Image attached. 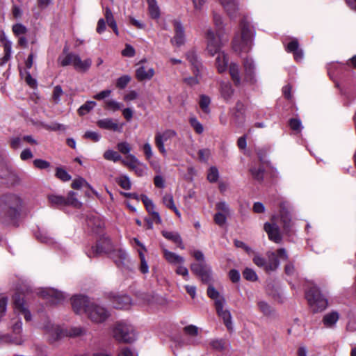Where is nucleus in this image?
Returning a JSON list of instances; mask_svg holds the SVG:
<instances>
[{
	"mask_svg": "<svg viewBox=\"0 0 356 356\" xmlns=\"http://www.w3.org/2000/svg\"><path fill=\"white\" fill-rule=\"evenodd\" d=\"M220 92L225 100H229L234 93V90L230 83L222 81L220 84Z\"/></svg>",
	"mask_w": 356,
	"mask_h": 356,
	"instance_id": "c756f323",
	"label": "nucleus"
},
{
	"mask_svg": "<svg viewBox=\"0 0 356 356\" xmlns=\"http://www.w3.org/2000/svg\"><path fill=\"white\" fill-rule=\"evenodd\" d=\"M199 160L202 162H207L211 155V152L209 149H202L198 151Z\"/></svg>",
	"mask_w": 356,
	"mask_h": 356,
	"instance_id": "69168bd1",
	"label": "nucleus"
},
{
	"mask_svg": "<svg viewBox=\"0 0 356 356\" xmlns=\"http://www.w3.org/2000/svg\"><path fill=\"white\" fill-rule=\"evenodd\" d=\"M131 78L128 75L120 76L117 79L116 87L120 89L124 88L129 83Z\"/></svg>",
	"mask_w": 356,
	"mask_h": 356,
	"instance_id": "bf43d9fd",
	"label": "nucleus"
},
{
	"mask_svg": "<svg viewBox=\"0 0 356 356\" xmlns=\"http://www.w3.org/2000/svg\"><path fill=\"white\" fill-rule=\"evenodd\" d=\"M114 247L108 238H101L95 247L92 248L91 252H89L88 257H95L102 253L110 254Z\"/></svg>",
	"mask_w": 356,
	"mask_h": 356,
	"instance_id": "9d476101",
	"label": "nucleus"
},
{
	"mask_svg": "<svg viewBox=\"0 0 356 356\" xmlns=\"http://www.w3.org/2000/svg\"><path fill=\"white\" fill-rule=\"evenodd\" d=\"M109 255L118 266L123 265L124 261L127 258L126 252L119 248H113Z\"/></svg>",
	"mask_w": 356,
	"mask_h": 356,
	"instance_id": "a878e982",
	"label": "nucleus"
},
{
	"mask_svg": "<svg viewBox=\"0 0 356 356\" xmlns=\"http://www.w3.org/2000/svg\"><path fill=\"white\" fill-rule=\"evenodd\" d=\"M186 59L191 63L192 70H196L199 73L200 71H204V68L202 65L199 57L196 54L195 51L191 50L186 54Z\"/></svg>",
	"mask_w": 356,
	"mask_h": 356,
	"instance_id": "aec40b11",
	"label": "nucleus"
},
{
	"mask_svg": "<svg viewBox=\"0 0 356 356\" xmlns=\"http://www.w3.org/2000/svg\"><path fill=\"white\" fill-rule=\"evenodd\" d=\"M97 126L104 129L111 130L114 131H122V125H119L111 118H104L97 122Z\"/></svg>",
	"mask_w": 356,
	"mask_h": 356,
	"instance_id": "6ab92c4d",
	"label": "nucleus"
},
{
	"mask_svg": "<svg viewBox=\"0 0 356 356\" xmlns=\"http://www.w3.org/2000/svg\"><path fill=\"white\" fill-rule=\"evenodd\" d=\"M149 14L152 19H159L160 9L156 0H147Z\"/></svg>",
	"mask_w": 356,
	"mask_h": 356,
	"instance_id": "72a5a7b5",
	"label": "nucleus"
},
{
	"mask_svg": "<svg viewBox=\"0 0 356 356\" xmlns=\"http://www.w3.org/2000/svg\"><path fill=\"white\" fill-rule=\"evenodd\" d=\"M40 295L47 300H49L52 304H57L64 299V295L61 291H59L53 288H47L41 291Z\"/></svg>",
	"mask_w": 356,
	"mask_h": 356,
	"instance_id": "2eb2a0df",
	"label": "nucleus"
},
{
	"mask_svg": "<svg viewBox=\"0 0 356 356\" xmlns=\"http://www.w3.org/2000/svg\"><path fill=\"white\" fill-rule=\"evenodd\" d=\"M58 61L63 67L72 65L76 70L81 72L87 71L92 64L90 58L82 60L79 55L72 53H69L65 56H60Z\"/></svg>",
	"mask_w": 356,
	"mask_h": 356,
	"instance_id": "39448f33",
	"label": "nucleus"
},
{
	"mask_svg": "<svg viewBox=\"0 0 356 356\" xmlns=\"http://www.w3.org/2000/svg\"><path fill=\"white\" fill-rule=\"evenodd\" d=\"M213 22L216 29V32L218 33L223 34V21L222 17L216 13L213 14Z\"/></svg>",
	"mask_w": 356,
	"mask_h": 356,
	"instance_id": "49530a36",
	"label": "nucleus"
},
{
	"mask_svg": "<svg viewBox=\"0 0 356 356\" xmlns=\"http://www.w3.org/2000/svg\"><path fill=\"white\" fill-rule=\"evenodd\" d=\"M339 315L337 312H332L325 314L323 318V323L326 327H333L338 321Z\"/></svg>",
	"mask_w": 356,
	"mask_h": 356,
	"instance_id": "c85d7f7f",
	"label": "nucleus"
},
{
	"mask_svg": "<svg viewBox=\"0 0 356 356\" xmlns=\"http://www.w3.org/2000/svg\"><path fill=\"white\" fill-rule=\"evenodd\" d=\"M190 123L197 134H200L203 132V126L196 118H191Z\"/></svg>",
	"mask_w": 356,
	"mask_h": 356,
	"instance_id": "e2e57ef3",
	"label": "nucleus"
},
{
	"mask_svg": "<svg viewBox=\"0 0 356 356\" xmlns=\"http://www.w3.org/2000/svg\"><path fill=\"white\" fill-rule=\"evenodd\" d=\"M85 314L92 322L95 323H102L109 316L108 312L104 307L93 302L86 309Z\"/></svg>",
	"mask_w": 356,
	"mask_h": 356,
	"instance_id": "0eeeda50",
	"label": "nucleus"
},
{
	"mask_svg": "<svg viewBox=\"0 0 356 356\" xmlns=\"http://www.w3.org/2000/svg\"><path fill=\"white\" fill-rule=\"evenodd\" d=\"M280 215L283 224V229L288 231L291 225V215L289 211V204L287 202H282L280 204Z\"/></svg>",
	"mask_w": 356,
	"mask_h": 356,
	"instance_id": "4468645a",
	"label": "nucleus"
},
{
	"mask_svg": "<svg viewBox=\"0 0 356 356\" xmlns=\"http://www.w3.org/2000/svg\"><path fill=\"white\" fill-rule=\"evenodd\" d=\"M210 103H211V99L208 96L204 95H202L200 96V102H199L200 107L205 113H209L210 111L209 107Z\"/></svg>",
	"mask_w": 356,
	"mask_h": 356,
	"instance_id": "a18cd8bd",
	"label": "nucleus"
},
{
	"mask_svg": "<svg viewBox=\"0 0 356 356\" xmlns=\"http://www.w3.org/2000/svg\"><path fill=\"white\" fill-rule=\"evenodd\" d=\"M225 300L221 299L216 301V309L218 315L223 320L224 324L229 331H232V322L230 312L224 309Z\"/></svg>",
	"mask_w": 356,
	"mask_h": 356,
	"instance_id": "9b49d317",
	"label": "nucleus"
},
{
	"mask_svg": "<svg viewBox=\"0 0 356 356\" xmlns=\"http://www.w3.org/2000/svg\"><path fill=\"white\" fill-rule=\"evenodd\" d=\"M14 304L15 308L19 312L24 316L26 321H29L31 318V313L25 307L24 301L23 298H20L19 296H15L14 298Z\"/></svg>",
	"mask_w": 356,
	"mask_h": 356,
	"instance_id": "5701e85b",
	"label": "nucleus"
},
{
	"mask_svg": "<svg viewBox=\"0 0 356 356\" xmlns=\"http://www.w3.org/2000/svg\"><path fill=\"white\" fill-rule=\"evenodd\" d=\"M258 307L261 312L265 316H270L273 313V309L267 302L259 301L257 303Z\"/></svg>",
	"mask_w": 356,
	"mask_h": 356,
	"instance_id": "c03bdc74",
	"label": "nucleus"
},
{
	"mask_svg": "<svg viewBox=\"0 0 356 356\" xmlns=\"http://www.w3.org/2000/svg\"><path fill=\"white\" fill-rule=\"evenodd\" d=\"M82 186L90 188L88 183L81 177L74 179L72 183V188L74 189H79Z\"/></svg>",
	"mask_w": 356,
	"mask_h": 356,
	"instance_id": "052dcab7",
	"label": "nucleus"
},
{
	"mask_svg": "<svg viewBox=\"0 0 356 356\" xmlns=\"http://www.w3.org/2000/svg\"><path fill=\"white\" fill-rule=\"evenodd\" d=\"M44 128L47 130L49 131H65L66 129V127L65 125L62 124H59L57 122H54L50 124H47L44 126Z\"/></svg>",
	"mask_w": 356,
	"mask_h": 356,
	"instance_id": "338daca9",
	"label": "nucleus"
},
{
	"mask_svg": "<svg viewBox=\"0 0 356 356\" xmlns=\"http://www.w3.org/2000/svg\"><path fill=\"white\" fill-rule=\"evenodd\" d=\"M139 257L140 259V270L142 273L146 274L149 271V266L145 260V255L142 251H138Z\"/></svg>",
	"mask_w": 356,
	"mask_h": 356,
	"instance_id": "864d4df0",
	"label": "nucleus"
},
{
	"mask_svg": "<svg viewBox=\"0 0 356 356\" xmlns=\"http://www.w3.org/2000/svg\"><path fill=\"white\" fill-rule=\"evenodd\" d=\"M286 50L289 52L293 53L294 58L296 60H300L303 58L302 51L299 49V44L297 40L290 42L287 45Z\"/></svg>",
	"mask_w": 356,
	"mask_h": 356,
	"instance_id": "cd10ccee",
	"label": "nucleus"
},
{
	"mask_svg": "<svg viewBox=\"0 0 356 356\" xmlns=\"http://www.w3.org/2000/svg\"><path fill=\"white\" fill-rule=\"evenodd\" d=\"M306 298L314 313L323 311L327 306V300L314 284H312L307 291Z\"/></svg>",
	"mask_w": 356,
	"mask_h": 356,
	"instance_id": "7ed1b4c3",
	"label": "nucleus"
},
{
	"mask_svg": "<svg viewBox=\"0 0 356 356\" xmlns=\"http://www.w3.org/2000/svg\"><path fill=\"white\" fill-rule=\"evenodd\" d=\"M192 71L194 74L193 76H188L184 79V82L190 86L198 84L204 73V71H200L199 73L196 70Z\"/></svg>",
	"mask_w": 356,
	"mask_h": 356,
	"instance_id": "c9c22d12",
	"label": "nucleus"
},
{
	"mask_svg": "<svg viewBox=\"0 0 356 356\" xmlns=\"http://www.w3.org/2000/svg\"><path fill=\"white\" fill-rule=\"evenodd\" d=\"M104 158L108 161H112L117 162L119 161H122V156L117 152L111 149L106 150L104 153Z\"/></svg>",
	"mask_w": 356,
	"mask_h": 356,
	"instance_id": "79ce46f5",
	"label": "nucleus"
},
{
	"mask_svg": "<svg viewBox=\"0 0 356 356\" xmlns=\"http://www.w3.org/2000/svg\"><path fill=\"white\" fill-rule=\"evenodd\" d=\"M96 105L95 102L88 101L83 104L78 110V113L80 115H84L89 113L93 107Z\"/></svg>",
	"mask_w": 356,
	"mask_h": 356,
	"instance_id": "37998d69",
	"label": "nucleus"
},
{
	"mask_svg": "<svg viewBox=\"0 0 356 356\" xmlns=\"http://www.w3.org/2000/svg\"><path fill=\"white\" fill-rule=\"evenodd\" d=\"M116 182L120 186L121 188L125 190L131 188V181L127 176L123 175L116 179Z\"/></svg>",
	"mask_w": 356,
	"mask_h": 356,
	"instance_id": "3c124183",
	"label": "nucleus"
},
{
	"mask_svg": "<svg viewBox=\"0 0 356 356\" xmlns=\"http://www.w3.org/2000/svg\"><path fill=\"white\" fill-rule=\"evenodd\" d=\"M122 163L132 170L137 164H139V161L134 155L128 154L125 159L122 160Z\"/></svg>",
	"mask_w": 356,
	"mask_h": 356,
	"instance_id": "ea45409f",
	"label": "nucleus"
},
{
	"mask_svg": "<svg viewBox=\"0 0 356 356\" xmlns=\"http://www.w3.org/2000/svg\"><path fill=\"white\" fill-rule=\"evenodd\" d=\"M176 136L177 133L172 129H166L163 132L156 133L154 137L155 145L162 155L166 156L167 154L165 143L170 141Z\"/></svg>",
	"mask_w": 356,
	"mask_h": 356,
	"instance_id": "1a4fd4ad",
	"label": "nucleus"
},
{
	"mask_svg": "<svg viewBox=\"0 0 356 356\" xmlns=\"http://www.w3.org/2000/svg\"><path fill=\"white\" fill-rule=\"evenodd\" d=\"M198 277H200L202 282L208 284L211 280V270L210 268H207L202 273H201Z\"/></svg>",
	"mask_w": 356,
	"mask_h": 356,
	"instance_id": "680f3d73",
	"label": "nucleus"
},
{
	"mask_svg": "<svg viewBox=\"0 0 356 356\" xmlns=\"http://www.w3.org/2000/svg\"><path fill=\"white\" fill-rule=\"evenodd\" d=\"M271 220L272 222H266L264 224V230L268 234V238L270 241L276 243H280L282 240V236L281 235L280 228L275 222V217H273Z\"/></svg>",
	"mask_w": 356,
	"mask_h": 356,
	"instance_id": "f8f14e48",
	"label": "nucleus"
},
{
	"mask_svg": "<svg viewBox=\"0 0 356 356\" xmlns=\"http://www.w3.org/2000/svg\"><path fill=\"white\" fill-rule=\"evenodd\" d=\"M56 176L63 181H67L71 179V176L63 168H57Z\"/></svg>",
	"mask_w": 356,
	"mask_h": 356,
	"instance_id": "6e6d98bb",
	"label": "nucleus"
},
{
	"mask_svg": "<svg viewBox=\"0 0 356 356\" xmlns=\"http://www.w3.org/2000/svg\"><path fill=\"white\" fill-rule=\"evenodd\" d=\"M243 277L249 281H256L257 280V275L256 273L251 268H246L243 272Z\"/></svg>",
	"mask_w": 356,
	"mask_h": 356,
	"instance_id": "5fc2aeb1",
	"label": "nucleus"
},
{
	"mask_svg": "<svg viewBox=\"0 0 356 356\" xmlns=\"http://www.w3.org/2000/svg\"><path fill=\"white\" fill-rule=\"evenodd\" d=\"M49 202L53 206L60 207L65 206L66 203H74L71 200H65V197L60 195H51L48 197Z\"/></svg>",
	"mask_w": 356,
	"mask_h": 356,
	"instance_id": "e433bc0d",
	"label": "nucleus"
},
{
	"mask_svg": "<svg viewBox=\"0 0 356 356\" xmlns=\"http://www.w3.org/2000/svg\"><path fill=\"white\" fill-rule=\"evenodd\" d=\"M229 74L236 86L241 84V78L239 76V68L238 65L232 63L229 65Z\"/></svg>",
	"mask_w": 356,
	"mask_h": 356,
	"instance_id": "58836bf2",
	"label": "nucleus"
},
{
	"mask_svg": "<svg viewBox=\"0 0 356 356\" xmlns=\"http://www.w3.org/2000/svg\"><path fill=\"white\" fill-rule=\"evenodd\" d=\"M266 256L268 257V261H266V272L275 270L280 265V261L275 252H268Z\"/></svg>",
	"mask_w": 356,
	"mask_h": 356,
	"instance_id": "393cba45",
	"label": "nucleus"
},
{
	"mask_svg": "<svg viewBox=\"0 0 356 356\" xmlns=\"http://www.w3.org/2000/svg\"><path fill=\"white\" fill-rule=\"evenodd\" d=\"M230 19L236 18L238 10L237 0H218Z\"/></svg>",
	"mask_w": 356,
	"mask_h": 356,
	"instance_id": "dca6fc26",
	"label": "nucleus"
},
{
	"mask_svg": "<svg viewBox=\"0 0 356 356\" xmlns=\"http://www.w3.org/2000/svg\"><path fill=\"white\" fill-rule=\"evenodd\" d=\"M12 31L15 36L19 37L27 33V28L21 23H17L12 27Z\"/></svg>",
	"mask_w": 356,
	"mask_h": 356,
	"instance_id": "8fccbe9b",
	"label": "nucleus"
},
{
	"mask_svg": "<svg viewBox=\"0 0 356 356\" xmlns=\"http://www.w3.org/2000/svg\"><path fill=\"white\" fill-rule=\"evenodd\" d=\"M161 233L163 237H165L166 239L172 241L181 249H184V246L182 243V239L177 232L162 231Z\"/></svg>",
	"mask_w": 356,
	"mask_h": 356,
	"instance_id": "bb28decb",
	"label": "nucleus"
},
{
	"mask_svg": "<svg viewBox=\"0 0 356 356\" xmlns=\"http://www.w3.org/2000/svg\"><path fill=\"white\" fill-rule=\"evenodd\" d=\"M163 203L169 209H172L177 217H181V213L174 204L173 197L171 194H165L163 197Z\"/></svg>",
	"mask_w": 356,
	"mask_h": 356,
	"instance_id": "f704fd0d",
	"label": "nucleus"
},
{
	"mask_svg": "<svg viewBox=\"0 0 356 356\" xmlns=\"http://www.w3.org/2000/svg\"><path fill=\"white\" fill-rule=\"evenodd\" d=\"M222 36L223 34L218 33H216L215 34L211 29L207 31V50L211 56H214L216 54L220 53V49L222 45Z\"/></svg>",
	"mask_w": 356,
	"mask_h": 356,
	"instance_id": "6e6552de",
	"label": "nucleus"
},
{
	"mask_svg": "<svg viewBox=\"0 0 356 356\" xmlns=\"http://www.w3.org/2000/svg\"><path fill=\"white\" fill-rule=\"evenodd\" d=\"M117 147L119 152H120L122 154L127 155L131 149L130 145L127 142L119 143L117 145Z\"/></svg>",
	"mask_w": 356,
	"mask_h": 356,
	"instance_id": "0e129e2a",
	"label": "nucleus"
},
{
	"mask_svg": "<svg viewBox=\"0 0 356 356\" xmlns=\"http://www.w3.org/2000/svg\"><path fill=\"white\" fill-rule=\"evenodd\" d=\"M207 295L210 298L214 300L215 306H216L217 300L225 299L222 296L220 295L219 292L212 285L209 286L207 289Z\"/></svg>",
	"mask_w": 356,
	"mask_h": 356,
	"instance_id": "de8ad7c7",
	"label": "nucleus"
},
{
	"mask_svg": "<svg viewBox=\"0 0 356 356\" xmlns=\"http://www.w3.org/2000/svg\"><path fill=\"white\" fill-rule=\"evenodd\" d=\"M219 177L218 170L216 167H211L207 175V179L210 182L217 181Z\"/></svg>",
	"mask_w": 356,
	"mask_h": 356,
	"instance_id": "4d7b16f0",
	"label": "nucleus"
},
{
	"mask_svg": "<svg viewBox=\"0 0 356 356\" xmlns=\"http://www.w3.org/2000/svg\"><path fill=\"white\" fill-rule=\"evenodd\" d=\"M88 225L91 227L93 232H99L104 227V222L98 216H92L88 220Z\"/></svg>",
	"mask_w": 356,
	"mask_h": 356,
	"instance_id": "473e14b6",
	"label": "nucleus"
},
{
	"mask_svg": "<svg viewBox=\"0 0 356 356\" xmlns=\"http://www.w3.org/2000/svg\"><path fill=\"white\" fill-rule=\"evenodd\" d=\"M72 307L76 314L86 313V309L92 302L84 296H74L71 298Z\"/></svg>",
	"mask_w": 356,
	"mask_h": 356,
	"instance_id": "ddd939ff",
	"label": "nucleus"
},
{
	"mask_svg": "<svg viewBox=\"0 0 356 356\" xmlns=\"http://www.w3.org/2000/svg\"><path fill=\"white\" fill-rule=\"evenodd\" d=\"M45 332L49 341L51 343H54L65 337H76L84 335L86 334L87 330L81 327L62 328L58 325L48 323L45 326Z\"/></svg>",
	"mask_w": 356,
	"mask_h": 356,
	"instance_id": "f03ea898",
	"label": "nucleus"
},
{
	"mask_svg": "<svg viewBox=\"0 0 356 356\" xmlns=\"http://www.w3.org/2000/svg\"><path fill=\"white\" fill-rule=\"evenodd\" d=\"M240 29V33L236 34L233 40V49L238 53L246 52L252 46L253 31L245 19L241 20Z\"/></svg>",
	"mask_w": 356,
	"mask_h": 356,
	"instance_id": "f257e3e1",
	"label": "nucleus"
},
{
	"mask_svg": "<svg viewBox=\"0 0 356 356\" xmlns=\"http://www.w3.org/2000/svg\"><path fill=\"white\" fill-rule=\"evenodd\" d=\"M21 204V199L16 195H6L1 200V209L5 211L10 220L15 219L19 215Z\"/></svg>",
	"mask_w": 356,
	"mask_h": 356,
	"instance_id": "20e7f679",
	"label": "nucleus"
},
{
	"mask_svg": "<svg viewBox=\"0 0 356 356\" xmlns=\"http://www.w3.org/2000/svg\"><path fill=\"white\" fill-rule=\"evenodd\" d=\"M154 75V70L152 67L139 66L136 71V77L139 81L150 80Z\"/></svg>",
	"mask_w": 356,
	"mask_h": 356,
	"instance_id": "4be33fe9",
	"label": "nucleus"
},
{
	"mask_svg": "<svg viewBox=\"0 0 356 356\" xmlns=\"http://www.w3.org/2000/svg\"><path fill=\"white\" fill-rule=\"evenodd\" d=\"M175 35L171 40V42L173 45L179 47L184 43V29L179 22H175L174 23Z\"/></svg>",
	"mask_w": 356,
	"mask_h": 356,
	"instance_id": "412c9836",
	"label": "nucleus"
},
{
	"mask_svg": "<svg viewBox=\"0 0 356 356\" xmlns=\"http://www.w3.org/2000/svg\"><path fill=\"white\" fill-rule=\"evenodd\" d=\"M250 172H251V174L252 175V177L259 180V181H261L264 178V170L262 167H259L257 168H252L250 169Z\"/></svg>",
	"mask_w": 356,
	"mask_h": 356,
	"instance_id": "13d9d810",
	"label": "nucleus"
},
{
	"mask_svg": "<svg viewBox=\"0 0 356 356\" xmlns=\"http://www.w3.org/2000/svg\"><path fill=\"white\" fill-rule=\"evenodd\" d=\"M209 346L212 348V349L216 351L222 352L226 349L227 343L226 341L223 339H214L210 341Z\"/></svg>",
	"mask_w": 356,
	"mask_h": 356,
	"instance_id": "4c0bfd02",
	"label": "nucleus"
},
{
	"mask_svg": "<svg viewBox=\"0 0 356 356\" xmlns=\"http://www.w3.org/2000/svg\"><path fill=\"white\" fill-rule=\"evenodd\" d=\"M114 338L124 343H131L136 339V334L134 327L125 323H119L113 330Z\"/></svg>",
	"mask_w": 356,
	"mask_h": 356,
	"instance_id": "423d86ee",
	"label": "nucleus"
},
{
	"mask_svg": "<svg viewBox=\"0 0 356 356\" xmlns=\"http://www.w3.org/2000/svg\"><path fill=\"white\" fill-rule=\"evenodd\" d=\"M228 61L227 56L223 52L218 54L216 59V65L218 72L222 73L227 70Z\"/></svg>",
	"mask_w": 356,
	"mask_h": 356,
	"instance_id": "2f4dec72",
	"label": "nucleus"
},
{
	"mask_svg": "<svg viewBox=\"0 0 356 356\" xmlns=\"http://www.w3.org/2000/svg\"><path fill=\"white\" fill-rule=\"evenodd\" d=\"M105 22L108 24V25L113 29V32L116 35H119V31L118 29L116 21L114 18V16L110 8H106L105 10Z\"/></svg>",
	"mask_w": 356,
	"mask_h": 356,
	"instance_id": "7c9ffc66",
	"label": "nucleus"
},
{
	"mask_svg": "<svg viewBox=\"0 0 356 356\" xmlns=\"http://www.w3.org/2000/svg\"><path fill=\"white\" fill-rule=\"evenodd\" d=\"M105 104V108L113 112L120 110L122 107V104L113 99L107 100Z\"/></svg>",
	"mask_w": 356,
	"mask_h": 356,
	"instance_id": "603ef678",
	"label": "nucleus"
},
{
	"mask_svg": "<svg viewBox=\"0 0 356 356\" xmlns=\"http://www.w3.org/2000/svg\"><path fill=\"white\" fill-rule=\"evenodd\" d=\"M162 252H163L164 258L170 264H183L184 262V259L182 257L177 254L172 252L168 250L165 248H162Z\"/></svg>",
	"mask_w": 356,
	"mask_h": 356,
	"instance_id": "b1692460",
	"label": "nucleus"
},
{
	"mask_svg": "<svg viewBox=\"0 0 356 356\" xmlns=\"http://www.w3.org/2000/svg\"><path fill=\"white\" fill-rule=\"evenodd\" d=\"M113 306L117 309H129L131 300L129 296L127 295H115L112 298Z\"/></svg>",
	"mask_w": 356,
	"mask_h": 356,
	"instance_id": "a211bd4d",
	"label": "nucleus"
},
{
	"mask_svg": "<svg viewBox=\"0 0 356 356\" xmlns=\"http://www.w3.org/2000/svg\"><path fill=\"white\" fill-rule=\"evenodd\" d=\"M245 71L244 80L246 82L254 83L256 81L254 76V65L251 58H246L243 61Z\"/></svg>",
	"mask_w": 356,
	"mask_h": 356,
	"instance_id": "f3484780",
	"label": "nucleus"
},
{
	"mask_svg": "<svg viewBox=\"0 0 356 356\" xmlns=\"http://www.w3.org/2000/svg\"><path fill=\"white\" fill-rule=\"evenodd\" d=\"M142 202H143L147 212L149 215H152L153 213H156V211L154 210L155 206L152 201L145 195H142L140 197Z\"/></svg>",
	"mask_w": 356,
	"mask_h": 356,
	"instance_id": "a19ab883",
	"label": "nucleus"
},
{
	"mask_svg": "<svg viewBox=\"0 0 356 356\" xmlns=\"http://www.w3.org/2000/svg\"><path fill=\"white\" fill-rule=\"evenodd\" d=\"M289 126L292 130L297 132H300L302 129L300 120L296 118H292L289 120Z\"/></svg>",
	"mask_w": 356,
	"mask_h": 356,
	"instance_id": "774afa93",
	"label": "nucleus"
},
{
	"mask_svg": "<svg viewBox=\"0 0 356 356\" xmlns=\"http://www.w3.org/2000/svg\"><path fill=\"white\" fill-rule=\"evenodd\" d=\"M207 268L204 262L194 263L191 265V271L197 276Z\"/></svg>",
	"mask_w": 356,
	"mask_h": 356,
	"instance_id": "09e8293b",
	"label": "nucleus"
}]
</instances>
